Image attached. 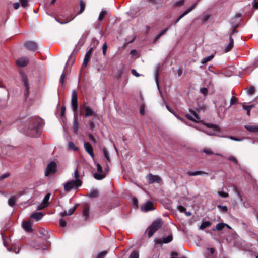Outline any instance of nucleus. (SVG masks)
Wrapping results in <instances>:
<instances>
[{"label": "nucleus", "instance_id": "393cba45", "mask_svg": "<svg viewBox=\"0 0 258 258\" xmlns=\"http://www.w3.org/2000/svg\"><path fill=\"white\" fill-rule=\"evenodd\" d=\"M245 128L247 130L253 132V133H257L258 132V126L257 125H246Z\"/></svg>", "mask_w": 258, "mask_h": 258}, {"label": "nucleus", "instance_id": "58836bf2", "mask_svg": "<svg viewBox=\"0 0 258 258\" xmlns=\"http://www.w3.org/2000/svg\"><path fill=\"white\" fill-rule=\"evenodd\" d=\"M106 14H107L106 11H102L101 12V13H100L99 17H98L99 20L101 21L104 18V17L106 16Z\"/></svg>", "mask_w": 258, "mask_h": 258}, {"label": "nucleus", "instance_id": "603ef678", "mask_svg": "<svg viewBox=\"0 0 258 258\" xmlns=\"http://www.w3.org/2000/svg\"><path fill=\"white\" fill-rule=\"evenodd\" d=\"M21 3V5L23 7H26L28 5V1L27 0H20Z\"/></svg>", "mask_w": 258, "mask_h": 258}, {"label": "nucleus", "instance_id": "a878e982", "mask_svg": "<svg viewBox=\"0 0 258 258\" xmlns=\"http://www.w3.org/2000/svg\"><path fill=\"white\" fill-rule=\"evenodd\" d=\"M197 5V3L192 5L190 8H189L186 11H185L182 14H181L178 18L179 20H180L182 18L185 16L186 15L188 14L190 12H191L196 7Z\"/></svg>", "mask_w": 258, "mask_h": 258}, {"label": "nucleus", "instance_id": "79ce46f5", "mask_svg": "<svg viewBox=\"0 0 258 258\" xmlns=\"http://www.w3.org/2000/svg\"><path fill=\"white\" fill-rule=\"evenodd\" d=\"M228 159L229 161L233 162L235 164H236V165L238 164V161L235 157H234L233 156H230L228 158Z\"/></svg>", "mask_w": 258, "mask_h": 258}, {"label": "nucleus", "instance_id": "3c124183", "mask_svg": "<svg viewBox=\"0 0 258 258\" xmlns=\"http://www.w3.org/2000/svg\"><path fill=\"white\" fill-rule=\"evenodd\" d=\"M80 175L79 173V171L77 168L76 169L74 172V177L76 179V180H80L79 178Z\"/></svg>", "mask_w": 258, "mask_h": 258}, {"label": "nucleus", "instance_id": "49530a36", "mask_svg": "<svg viewBox=\"0 0 258 258\" xmlns=\"http://www.w3.org/2000/svg\"><path fill=\"white\" fill-rule=\"evenodd\" d=\"M59 224H60V226L62 227H64L66 226L67 225V222L66 221L63 220V219H59Z\"/></svg>", "mask_w": 258, "mask_h": 258}, {"label": "nucleus", "instance_id": "cd10ccee", "mask_svg": "<svg viewBox=\"0 0 258 258\" xmlns=\"http://www.w3.org/2000/svg\"><path fill=\"white\" fill-rule=\"evenodd\" d=\"M230 42L229 44L226 46L225 49V52H228L230 51L233 47V43L234 41L233 39L231 37H230L229 38Z\"/></svg>", "mask_w": 258, "mask_h": 258}, {"label": "nucleus", "instance_id": "c85d7f7f", "mask_svg": "<svg viewBox=\"0 0 258 258\" xmlns=\"http://www.w3.org/2000/svg\"><path fill=\"white\" fill-rule=\"evenodd\" d=\"M73 127L74 131L76 134H78V131L79 130V125L77 121V118L76 115H74V121H73Z\"/></svg>", "mask_w": 258, "mask_h": 258}, {"label": "nucleus", "instance_id": "9d476101", "mask_svg": "<svg viewBox=\"0 0 258 258\" xmlns=\"http://www.w3.org/2000/svg\"><path fill=\"white\" fill-rule=\"evenodd\" d=\"M147 178L150 184H152L154 182L160 183L162 181L161 178L158 175L149 174L147 175Z\"/></svg>", "mask_w": 258, "mask_h": 258}, {"label": "nucleus", "instance_id": "bb28decb", "mask_svg": "<svg viewBox=\"0 0 258 258\" xmlns=\"http://www.w3.org/2000/svg\"><path fill=\"white\" fill-rule=\"evenodd\" d=\"M197 5V3L192 5L190 8H189L186 11H185L182 14H181L178 18L179 20H180L182 18L185 16L186 15L188 14L190 12H191L196 7Z\"/></svg>", "mask_w": 258, "mask_h": 258}, {"label": "nucleus", "instance_id": "a211bd4d", "mask_svg": "<svg viewBox=\"0 0 258 258\" xmlns=\"http://www.w3.org/2000/svg\"><path fill=\"white\" fill-rule=\"evenodd\" d=\"M85 111V116L88 117L90 116H95L96 113L93 111V110L88 106H84Z\"/></svg>", "mask_w": 258, "mask_h": 258}, {"label": "nucleus", "instance_id": "6ab92c4d", "mask_svg": "<svg viewBox=\"0 0 258 258\" xmlns=\"http://www.w3.org/2000/svg\"><path fill=\"white\" fill-rule=\"evenodd\" d=\"M50 193H48L44 197V198L43 200V206L42 207H39L38 208V210H41L43 208H45V207H46L48 206L49 205V200L50 199Z\"/></svg>", "mask_w": 258, "mask_h": 258}, {"label": "nucleus", "instance_id": "bf43d9fd", "mask_svg": "<svg viewBox=\"0 0 258 258\" xmlns=\"http://www.w3.org/2000/svg\"><path fill=\"white\" fill-rule=\"evenodd\" d=\"M184 0H180V1H177L175 3V5L176 6L182 5L184 4Z\"/></svg>", "mask_w": 258, "mask_h": 258}, {"label": "nucleus", "instance_id": "dca6fc26", "mask_svg": "<svg viewBox=\"0 0 258 258\" xmlns=\"http://www.w3.org/2000/svg\"><path fill=\"white\" fill-rule=\"evenodd\" d=\"M173 240V237L172 235H169L166 237L163 238L162 239H158L157 241L158 244H161L162 243H168L172 241Z\"/></svg>", "mask_w": 258, "mask_h": 258}, {"label": "nucleus", "instance_id": "2eb2a0df", "mask_svg": "<svg viewBox=\"0 0 258 258\" xmlns=\"http://www.w3.org/2000/svg\"><path fill=\"white\" fill-rule=\"evenodd\" d=\"M43 216L44 214L42 212H36L32 213L31 214L30 218H33L36 221H38L40 220Z\"/></svg>", "mask_w": 258, "mask_h": 258}, {"label": "nucleus", "instance_id": "423d86ee", "mask_svg": "<svg viewBox=\"0 0 258 258\" xmlns=\"http://www.w3.org/2000/svg\"><path fill=\"white\" fill-rule=\"evenodd\" d=\"M39 234L43 236H45V243L43 244L42 245L39 246L37 247V249H42L43 250L47 249L49 245V242L47 241V239L49 238V237L47 236V235L48 234V232L47 230H45L44 229H41L39 231Z\"/></svg>", "mask_w": 258, "mask_h": 258}, {"label": "nucleus", "instance_id": "f704fd0d", "mask_svg": "<svg viewBox=\"0 0 258 258\" xmlns=\"http://www.w3.org/2000/svg\"><path fill=\"white\" fill-rule=\"evenodd\" d=\"M103 154H104V157H105V158L106 159L107 161L108 162H110V159L109 155V154H108V152L107 149L106 148H104L103 149Z\"/></svg>", "mask_w": 258, "mask_h": 258}, {"label": "nucleus", "instance_id": "b1692460", "mask_svg": "<svg viewBox=\"0 0 258 258\" xmlns=\"http://www.w3.org/2000/svg\"><path fill=\"white\" fill-rule=\"evenodd\" d=\"M187 174L189 176H196L202 175H208V173L203 171H197L195 172H188Z\"/></svg>", "mask_w": 258, "mask_h": 258}, {"label": "nucleus", "instance_id": "c756f323", "mask_svg": "<svg viewBox=\"0 0 258 258\" xmlns=\"http://www.w3.org/2000/svg\"><path fill=\"white\" fill-rule=\"evenodd\" d=\"M87 196L91 198H97L99 196V192L97 189H94L88 194Z\"/></svg>", "mask_w": 258, "mask_h": 258}, {"label": "nucleus", "instance_id": "412c9836", "mask_svg": "<svg viewBox=\"0 0 258 258\" xmlns=\"http://www.w3.org/2000/svg\"><path fill=\"white\" fill-rule=\"evenodd\" d=\"M76 206H75L73 208H70L68 211H64L63 212H61L60 213V215L62 217H64L66 216H70L72 214L74 213L75 211L76 210Z\"/></svg>", "mask_w": 258, "mask_h": 258}, {"label": "nucleus", "instance_id": "9b49d317", "mask_svg": "<svg viewBox=\"0 0 258 258\" xmlns=\"http://www.w3.org/2000/svg\"><path fill=\"white\" fill-rule=\"evenodd\" d=\"M21 76L22 78V80L24 84V86L25 87V96L26 97H27L28 95V90H29V84H28V81L26 75L24 73L21 72Z\"/></svg>", "mask_w": 258, "mask_h": 258}, {"label": "nucleus", "instance_id": "20e7f679", "mask_svg": "<svg viewBox=\"0 0 258 258\" xmlns=\"http://www.w3.org/2000/svg\"><path fill=\"white\" fill-rule=\"evenodd\" d=\"M57 165L55 162L51 161L47 166L45 171V176H48L50 174H55L57 172Z\"/></svg>", "mask_w": 258, "mask_h": 258}, {"label": "nucleus", "instance_id": "8fccbe9b", "mask_svg": "<svg viewBox=\"0 0 258 258\" xmlns=\"http://www.w3.org/2000/svg\"><path fill=\"white\" fill-rule=\"evenodd\" d=\"M233 190H234V192L237 195V196L240 199H241V195L240 190L236 187H234Z\"/></svg>", "mask_w": 258, "mask_h": 258}, {"label": "nucleus", "instance_id": "f03ea898", "mask_svg": "<svg viewBox=\"0 0 258 258\" xmlns=\"http://www.w3.org/2000/svg\"><path fill=\"white\" fill-rule=\"evenodd\" d=\"M163 222L161 219H157L154 221L148 228V237H152L155 232L161 228Z\"/></svg>", "mask_w": 258, "mask_h": 258}, {"label": "nucleus", "instance_id": "2f4dec72", "mask_svg": "<svg viewBox=\"0 0 258 258\" xmlns=\"http://www.w3.org/2000/svg\"><path fill=\"white\" fill-rule=\"evenodd\" d=\"M85 148V150L91 156L92 158L94 157V154L93 153V149L92 146H84Z\"/></svg>", "mask_w": 258, "mask_h": 258}, {"label": "nucleus", "instance_id": "ddd939ff", "mask_svg": "<svg viewBox=\"0 0 258 258\" xmlns=\"http://www.w3.org/2000/svg\"><path fill=\"white\" fill-rule=\"evenodd\" d=\"M24 45L27 49L33 51L36 50L38 48L36 43L32 41L25 43Z\"/></svg>", "mask_w": 258, "mask_h": 258}, {"label": "nucleus", "instance_id": "4468645a", "mask_svg": "<svg viewBox=\"0 0 258 258\" xmlns=\"http://www.w3.org/2000/svg\"><path fill=\"white\" fill-rule=\"evenodd\" d=\"M29 60L27 57H21L17 60L16 63L18 66L23 67L26 66Z\"/></svg>", "mask_w": 258, "mask_h": 258}, {"label": "nucleus", "instance_id": "7c9ffc66", "mask_svg": "<svg viewBox=\"0 0 258 258\" xmlns=\"http://www.w3.org/2000/svg\"><path fill=\"white\" fill-rule=\"evenodd\" d=\"M225 225H226V223H218L216 225L215 228H214L213 229V231H221L225 227Z\"/></svg>", "mask_w": 258, "mask_h": 258}, {"label": "nucleus", "instance_id": "7ed1b4c3", "mask_svg": "<svg viewBox=\"0 0 258 258\" xmlns=\"http://www.w3.org/2000/svg\"><path fill=\"white\" fill-rule=\"evenodd\" d=\"M82 182L81 180H71L67 181L64 185V189L66 191H70L73 188H78L81 186Z\"/></svg>", "mask_w": 258, "mask_h": 258}, {"label": "nucleus", "instance_id": "37998d69", "mask_svg": "<svg viewBox=\"0 0 258 258\" xmlns=\"http://www.w3.org/2000/svg\"><path fill=\"white\" fill-rule=\"evenodd\" d=\"M217 194L221 197L223 198H227L229 197V194L228 193L223 192V191H218Z\"/></svg>", "mask_w": 258, "mask_h": 258}, {"label": "nucleus", "instance_id": "c03bdc74", "mask_svg": "<svg viewBox=\"0 0 258 258\" xmlns=\"http://www.w3.org/2000/svg\"><path fill=\"white\" fill-rule=\"evenodd\" d=\"M107 251H103L98 255L97 258H104V256L107 254Z\"/></svg>", "mask_w": 258, "mask_h": 258}, {"label": "nucleus", "instance_id": "a18cd8bd", "mask_svg": "<svg viewBox=\"0 0 258 258\" xmlns=\"http://www.w3.org/2000/svg\"><path fill=\"white\" fill-rule=\"evenodd\" d=\"M10 176V174L9 173H8V172L2 175L1 176H0V180L2 181L3 180H4V179L9 177Z\"/></svg>", "mask_w": 258, "mask_h": 258}, {"label": "nucleus", "instance_id": "a19ab883", "mask_svg": "<svg viewBox=\"0 0 258 258\" xmlns=\"http://www.w3.org/2000/svg\"><path fill=\"white\" fill-rule=\"evenodd\" d=\"M139 253L136 251H134L131 254L130 258H139Z\"/></svg>", "mask_w": 258, "mask_h": 258}, {"label": "nucleus", "instance_id": "864d4df0", "mask_svg": "<svg viewBox=\"0 0 258 258\" xmlns=\"http://www.w3.org/2000/svg\"><path fill=\"white\" fill-rule=\"evenodd\" d=\"M203 152L207 155L213 154V152L209 149H205L203 150Z\"/></svg>", "mask_w": 258, "mask_h": 258}, {"label": "nucleus", "instance_id": "de8ad7c7", "mask_svg": "<svg viewBox=\"0 0 258 258\" xmlns=\"http://www.w3.org/2000/svg\"><path fill=\"white\" fill-rule=\"evenodd\" d=\"M132 204L135 207H136V208L138 207V201L136 198L134 197L132 199Z\"/></svg>", "mask_w": 258, "mask_h": 258}, {"label": "nucleus", "instance_id": "ea45409f", "mask_svg": "<svg viewBox=\"0 0 258 258\" xmlns=\"http://www.w3.org/2000/svg\"><path fill=\"white\" fill-rule=\"evenodd\" d=\"M213 55H211L210 56H209L208 57H206L204 58L203 59V61H202V62L203 63H205L210 60H211L212 59V58H213Z\"/></svg>", "mask_w": 258, "mask_h": 258}, {"label": "nucleus", "instance_id": "1a4fd4ad", "mask_svg": "<svg viewBox=\"0 0 258 258\" xmlns=\"http://www.w3.org/2000/svg\"><path fill=\"white\" fill-rule=\"evenodd\" d=\"M96 167L97 171L99 174H94V177L97 180H102L105 177L106 175L102 174L103 173V169L101 165L100 164L97 163L96 164Z\"/></svg>", "mask_w": 258, "mask_h": 258}, {"label": "nucleus", "instance_id": "6e6d98bb", "mask_svg": "<svg viewBox=\"0 0 258 258\" xmlns=\"http://www.w3.org/2000/svg\"><path fill=\"white\" fill-rule=\"evenodd\" d=\"M140 113L141 115H143L145 114V106L142 105L140 107Z\"/></svg>", "mask_w": 258, "mask_h": 258}, {"label": "nucleus", "instance_id": "680f3d73", "mask_svg": "<svg viewBox=\"0 0 258 258\" xmlns=\"http://www.w3.org/2000/svg\"><path fill=\"white\" fill-rule=\"evenodd\" d=\"M132 73L133 75L135 76L136 77H139L140 76V74H139L135 70L133 69L132 70Z\"/></svg>", "mask_w": 258, "mask_h": 258}, {"label": "nucleus", "instance_id": "052dcab7", "mask_svg": "<svg viewBox=\"0 0 258 258\" xmlns=\"http://www.w3.org/2000/svg\"><path fill=\"white\" fill-rule=\"evenodd\" d=\"M254 88L253 87H250L248 91V93L249 95H252L254 93Z\"/></svg>", "mask_w": 258, "mask_h": 258}, {"label": "nucleus", "instance_id": "39448f33", "mask_svg": "<svg viewBox=\"0 0 258 258\" xmlns=\"http://www.w3.org/2000/svg\"><path fill=\"white\" fill-rule=\"evenodd\" d=\"M207 130L205 132L210 135L219 136L220 128L218 126L213 124H207Z\"/></svg>", "mask_w": 258, "mask_h": 258}, {"label": "nucleus", "instance_id": "5701e85b", "mask_svg": "<svg viewBox=\"0 0 258 258\" xmlns=\"http://www.w3.org/2000/svg\"><path fill=\"white\" fill-rule=\"evenodd\" d=\"M154 209L153 204L151 201L147 202L144 206L145 211L147 212Z\"/></svg>", "mask_w": 258, "mask_h": 258}, {"label": "nucleus", "instance_id": "774afa93", "mask_svg": "<svg viewBox=\"0 0 258 258\" xmlns=\"http://www.w3.org/2000/svg\"><path fill=\"white\" fill-rule=\"evenodd\" d=\"M253 8L255 9H258V2H256V1H254V0H253Z\"/></svg>", "mask_w": 258, "mask_h": 258}, {"label": "nucleus", "instance_id": "aec40b11", "mask_svg": "<svg viewBox=\"0 0 258 258\" xmlns=\"http://www.w3.org/2000/svg\"><path fill=\"white\" fill-rule=\"evenodd\" d=\"M23 227L27 232H30L32 231L31 224L30 221H24L23 222Z\"/></svg>", "mask_w": 258, "mask_h": 258}, {"label": "nucleus", "instance_id": "4d7b16f0", "mask_svg": "<svg viewBox=\"0 0 258 258\" xmlns=\"http://www.w3.org/2000/svg\"><path fill=\"white\" fill-rule=\"evenodd\" d=\"M200 92L203 94L204 95H206L208 93V90L206 88H201L200 89Z\"/></svg>", "mask_w": 258, "mask_h": 258}, {"label": "nucleus", "instance_id": "c9c22d12", "mask_svg": "<svg viewBox=\"0 0 258 258\" xmlns=\"http://www.w3.org/2000/svg\"><path fill=\"white\" fill-rule=\"evenodd\" d=\"M254 106V105H246L245 103L243 104V105H242L243 108L246 111H249V110H251V109L252 108H253Z\"/></svg>", "mask_w": 258, "mask_h": 258}, {"label": "nucleus", "instance_id": "0eeeda50", "mask_svg": "<svg viewBox=\"0 0 258 258\" xmlns=\"http://www.w3.org/2000/svg\"><path fill=\"white\" fill-rule=\"evenodd\" d=\"M75 17V16H73L72 15L66 17H63L62 15H59L55 17V20L58 23L64 24L69 23L71 21L73 20Z\"/></svg>", "mask_w": 258, "mask_h": 258}, {"label": "nucleus", "instance_id": "e433bc0d", "mask_svg": "<svg viewBox=\"0 0 258 258\" xmlns=\"http://www.w3.org/2000/svg\"><path fill=\"white\" fill-rule=\"evenodd\" d=\"M85 3L83 2V1H80V10L78 12V14H79L82 13L84 11V10L85 9Z\"/></svg>", "mask_w": 258, "mask_h": 258}, {"label": "nucleus", "instance_id": "4c0bfd02", "mask_svg": "<svg viewBox=\"0 0 258 258\" xmlns=\"http://www.w3.org/2000/svg\"><path fill=\"white\" fill-rule=\"evenodd\" d=\"M217 207L220 209V210L223 212H226L228 211V208L226 206H222L221 205H217Z\"/></svg>", "mask_w": 258, "mask_h": 258}, {"label": "nucleus", "instance_id": "6e6552de", "mask_svg": "<svg viewBox=\"0 0 258 258\" xmlns=\"http://www.w3.org/2000/svg\"><path fill=\"white\" fill-rule=\"evenodd\" d=\"M78 96L77 93L75 90L72 91L71 104L73 110L74 112L77 111L78 108Z\"/></svg>", "mask_w": 258, "mask_h": 258}, {"label": "nucleus", "instance_id": "f3484780", "mask_svg": "<svg viewBox=\"0 0 258 258\" xmlns=\"http://www.w3.org/2000/svg\"><path fill=\"white\" fill-rule=\"evenodd\" d=\"M92 48H91L90 49L88 52L86 53L85 56V57H84V61H83V66H84V67H86L87 66L89 61V59H90V56L92 54Z\"/></svg>", "mask_w": 258, "mask_h": 258}, {"label": "nucleus", "instance_id": "4be33fe9", "mask_svg": "<svg viewBox=\"0 0 258 258\" xmlns=\"http://www.w3.org/2000/svg\"><path fill=\"white\" fill-rule=\"evenodd\" d=\"M18 199L16 196H11L8 200V204L11 207H14Z\"/></svg>", "mask_w": 258, "mask_h": 258}, {"label": "nucleus", "instance_id": "e2e57ef3", "mask_svg": "<svg viewBox=\"0 0 258 258\" xmlns=\"http://www.w3.org/2000/svg\"><path fill=\"white\" fill-rule=\"evenodd\" d=\"M237 101V99L235 97H233L231 98L230 100V104L233 105L235 103V102Z\"/></svg>", "mask_w": 258, "mask_h": 258}, {"label": "nucleus", "instance_id": "473e14b6", "mask_svg": "<svg viewBox=\"0 0 258 258\" xmlns=\"http://www.w3.org/2000/svg\"><path fill=\"white\" fill-rule=\"evenodd\" d=\"M211 225V223L209 221L203 222L201 226H200V229L204 230L206 228L210 226Z\"/></svg>", "mask_w": 258, "mask_h": 258}, {"label": "nucleus", "instance_id": "09e8293b", "mask_svg": "<svg viewBox=\"0 0 258 258\" xmlns=\"http://www.w3.org/2000/svg\"><path fill=\"white\" fill-rule=\"evenodd\" d=\"M211 15L210 14H204L202 17V20L203 21L206 22L209 20V19L210 18Z\"/></svg>", "mask_w": 258, "mask_h": 258}, {"label": "nucleus", "instance_id": "5fc2aeb1", "mask_svg": "<svg viewBox=\"0 0 258 258\" xmlns=\"http://www.w3.org/2000/svg\"><path fill=\"white\" fill-rule=\"evenodd\" d=\"M178 209L181 212H185L186 210V208L182 205L178 206Z\"/></svg>", "mask_w": 258, "mask_h": 258}, {"label": "nucleus", "instance_id": "f8f14e48", "mask_svg": "<svg viewBox=\"0 0 258 258\" xmlns=\"http://www.w3.org/2000/svg\"><path fill=\"white\" fill-rule=\"evenodd\" d=\"M83 215L84 217L85 220H87L89 219V210H90V207L89 205L86 203L83 204Z\"/></svg>", "mask_w": 258, "mask_h": 258}, {"label": "nucleus", "instance_id": "69168bd1", "mask_svg": "<svg viewBox=\"0 0 258 258\" xmlns=\"http://www.w3.org/2000/svg\"><path fill=\"white\" fill-rule=\"evenodd\" d=\"M65 111H66V107L64 106H63L61 107V116H64V114H65Z\"/></svg>", "mask_w": 258, "mask_h": 258}, {"label": "nucleus", "instance_id": "f257e3e1", "mask_svg": "<svg viewBox=\"0 0 258 258\" xmlns=\"http://www.w3.org/2000/svg\"><path fill=\"white\" fill-rule=\"evenodd\" d=\"M42 123V119L39 117H35L31 118L24 131V133L30 137L38 136L40 134L39 126Z\"/></svg>", "mask_w": 258, "mask_h": 258}, {"label": "nucleus", "instance_id": "13d9d810", "mask_svg": "<svg viewBox=\"0 0 258 258\" xmlns=\"http://www.w3.org/2000/svg\"><path fill=\"white\" fill-rule=\"evenodd\" d=\"M107 48V46L106 43H104L103 45L102 49H103V54L105 55L106 54V50Z\"/></svg>", "mask_w": 258, "mask_h": 258}, {"label": "nucleus", "instance_id": "338daca9", "mask_svg": "<svg viewBox=\"0 0 258 258\" xmlns=\"http://www.w3.org/2000/svg\"><path fill=\"white\" fill-rule=\"evenodd\" d=\"M170 255L171 256V257L177 256L179 255V253L176 252L172 251L170 253Z\"/></svg>", "mask_w": 258, "mask_h": 258}, {"label": "nucleus", "instance_id": "0e129e2a", "mask_svg": "<svg viewBox=\"0 0 258 258\" xmlns=\"http://www.w3.org/2000/svg\"><path fill=\"white\" fill-rule=\"evenodd\" d=\"M89 125L91 130H93L95 127V124L92 121H90L89 122Z\"/></svg>", "mask_w": 258, "mask_h": 258}, {"label": "nucleus", "instance_id": "72a5a7b5", "mask_svg": "<svg viewBox=\"0 0 258 258\" xmlns=\"http://www.w3.org/2000/svg\"><path fill=\"white\" fill-rule=\"evenodd\" d=\"M169 29V27H167L165 29H164V30H163L162 31H161L160 33L157 35L155 38V41H156L157 40H158L160 37H161L163 34H164Z\"/></svg>", "mask_w": 258, "mask_h": 258}]
</instances>
